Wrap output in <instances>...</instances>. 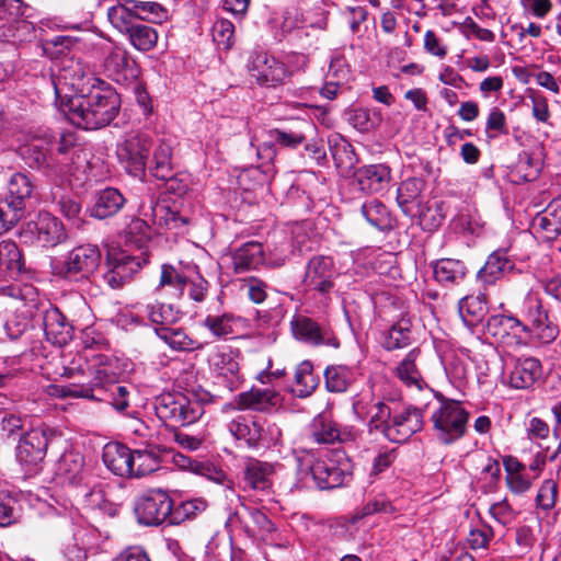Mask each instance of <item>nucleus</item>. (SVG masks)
Instances as JSON below:
<instances>
[{
    "label": "nucleus",
    "instance_id": "052dcab7",
    "mask_svg": "<svg viewBox=\"0 0 561 561\" xmlns=\"http://www.w3.org/2000/svg\"><path fill=\"white\" fill-rule=\"evenodd\" d=\"M135 18L152 23H162L168 19V10L154 1H140Z\"/></svg>",
    "mask_w": 561,
    "mask_h": 561
},
{
    "label": "nucleus",
    "instance_id": "13d9d810",
    "mask_svg": "<svg viewBox=\"0 0 561 561\" xmlns=\"http://www.w3.org/2000/svg\"><path fill=\"white\" fill-rule=\"evenodd\" d=\"M186 285L187 277L181 275L172 265L163 264L161 266L159 288L169 286L176 291L175 295L182 296Z\"/></svg>",
    "mask_w": 561,
    "mask_h": 561
},
{
    "label": "nucleus",
    "instance_id": "c9c22d12",
    "mask_svg": "<svg viewBox=\"0 0 561 561\" xmlns=\"http://www.w3.org/2000/svg\"><path fill=\"white\" fill-rule=\"evenodd\" d=\"M84 459L79 451L66 450L57 461L55 474L62 484H77L81 480Z\"/></svg>",
    "mask_w": 561,
    "mask_h": 561
},
{
    "label": "nucleus",
    "instance_id": "4468645a",
    "mask_svg": "<svg viewBox=\"0 0 561 561\" xmlns=\"http://www.w3.org/2000/svg\"><path fill=\"white\" fill-rule=\"evenodd\" d=\"M56 440H60L58 432L48 426H41L26 432L16 448L19 462L27 467H36L44 460L48 446Z\"/></svg>",
    "mask_w": 561,
    "mask_h": 561
},
{
    "label": "nucleus",
    "instance_id": "7c9ffc66",
    "mask_svg": "<svg viewBox=\"0 0 561 561\" xmlns=\"http://www.w3.org/2000/svg\"><path fill=\"white\" fill-rule=\"evenodd\" d=\"M542 373L539 359L535 357L517 358L510 373L508 383L514 389H528Z\"/></svg>",
    "mask_w": 561,
    "mask_h": 561
},
{
    "label": "nucleus",
    "instance_id": "cd10ccee",
    "mask_svg": "<svg viewBox=\"0 0 561 561\" xmlns=\"http://www.w3.org/2000/svg\"><path fill=\"white\" fill-rule=\"evenodd\" d=\"M104 71L114 81L126 83L137 77L134 61L129 59L127 50L114 46L104 59Z\"/></svg>",
    "mask_w": 561,
    "mask_h": 561
},
{
    "label": "nucleus",
    "instance_id": "603ef678",
    "mask_svg": "<svg viewBox=\"0 0 561 561\" xmlns=\"http://www.w3.org/2000/svg\"><path fill=\"white\" fill-rule=\"evenodd\" d=\"M295 383L299 398L309 397L318 387L319 380L313 375V366L309 360H304L296 367Z\"/></svg>",
    "mask_w": 561,
    "mask_h": 561
},
{
    "label": "nucleus",
    "instance_id": "6e6d98bb",
    "mask_svg": "<svg viewBox=\"0 0 561 561\" xmlns=\"http://www.w3.org/2000/svg\"><path fill=\"white\" fill-rule=\"evenodd\" d=\"M160 467V458L150 450L133 451V473L129 477H144L154 472Z\"/></svg>",
    "mask_w": 561,
    "mask_h": 561
},
{
    "label": "nucleus",
    "instance_id": "c03bdc74",
    "mask_svg": "<svg viewBox=\"0 0 561 561\" xmlns=\"http://www.w3.org/2000/svg\"><path fill=\"white\" fill-rule=\"evenodd\" d=\"M412 324L409 319H400L382 334L381 345L387 351L408 347L413 342Z\"/></svg>",
    "mask_w": 561,
    "mask_h": 561
},
{
    "label": "nucleus",
    "instance_id": "37998d69",
    "mask_svg": "<svg viewBox=\"0 0 561 561\" xmlns=\"http://www.w3.org/2000/svg\"><path fill=\"white\" fill-rule=\"evenodd\" d=\"M24 267V259L18 244L12 240L0 242V275L15 277Z\"/></svg>",
    "mask_w": 561,
    "mask_h": 561
},
{
    "label": "nucleus",
    "instance_id": "5fc2aeb1",
    "mask_svg": "<svg viewBox=\"0 0 561 561\" xmlns=\"http://www.w3.org/2000/svg\"><path fill=\"white\" fill-rule=\"evenodd\" d=\"M207 508V502L204 499H193L180 503L172 508L171 525H179L186 519L195 518Z\"/></svg>",
    "mask_w": 561,
    "mask_h": 561
},
{
    "label": "nucleus",
    "instance_id": "2f4dec72",
    "mask_svg": "<svg viewBox=\"0 0 561 561\" xmlns=\"http://www.w3.org/2000/svg\"><path fill=\"white\" fill-rule=\"evenodd\" d=\"M280 401L279 393L271 388H251L236 397L239 410H254L265 412L276 407Z\"/></svg>",
    "mask_w": 561,
    "mask_h": 561
},
{
    "label": "nucleus",
    "instance_id": "6e6552de",
    "mask_svg": "<svg viewBox=\"0 0 561 561\" xmlns=\"http://www.w3.org/2000/svg\"><path fill=\"white\" fill-rule=\"evenodd\" d=\"M229 433L244 443L249 448L271 446L280 438V430L273 423L260 416L239 414L228 424Z\"/></svg>",
    "mask_w": 561,
    "mask_h": 561
},
{
    "label": "nucleus",
    "instance_id": "c756f323",
    "mask_svg": "<svg viewBox=\"0 0 561 561\" xmlns=\"http://www.w3.org/2000/svg\"><path fill=\"white\" fill-rule=\"evenodd\" d=\"M355 180L362 192L374 194L385 190L391 180V170L386 164H370L355 172Z\"/></svg>",
    "mask_w": 561,
    "mask_h": 561
},
{
    "label": "nucleus",
    "instance_id": "c85d7f7f",
    "mask_svg": "<svg viewBox=\"0 0 561 561\" xmlns=\"http://www.w3.org/2000/svg\"><path fill=\"white\" fill-rule=\"evenodd\" d=\"M43 324L47 340L55 345L64 346L72 339V324L56 307H50L45 311Z\"/></svg>",
    "mask_w": 561,
    "mask_h": 561
},
{
    "label": "nucleus",
    "instance_id": "ea45409f",
    "mask_svg": "<svg viewBox=\"0 0 561 561\" xmlns=\"http://www.w3.org/2000/svg\"><path fill=\"white\" fill-rule=\"evenodd\" d=\"M117 28L127 34L130 44L140 51L151 50L158 42V32L149 25L124 22Z\"/></svg>",
    "mask_w": 561,
    "mask_h": 561
},
{
    "label": "nucleus",
    "instance_id": "b1692460",
    "mask_svg": "<svg viewBox=\"0 0 561 561\" xmlns=\"http://www.w3.org/2000/svg\"><path fill=\"white\" fill-rule=\"evenodd\" d=\"M201 325L208 330L215 339L227 340L230 336H239L247 332L250 328V322L241 316L224 312L222 314L206 316Z\"/></svg>",
    "mask_w": 561,
    "mask_h": 561
},
{
    "label": "nucleus",
    "instance_id": "a211bd4d",
    "mask_svg": "<svg viewBox=\"0 0 561 561\" xmlns=\"http://www.w3.org/2000/svg\"><path fill=\"white\" fill-rule=\"evenodd\" d=\"M423 412L415 407L394 405L389 426H386V438L393 443H404L423 428Z\"/></svg>",
    "mask_w": 561,
    "mask_h": 561
},
{
    "label": "nucleus",
    "instance_id": "f03ea898",
    "mask_svg": "<svg viewBox=\"0 0 561 561\" xmlns=\"http://www.w3.org/2000/svg\"><path fill=\"white\" fill-rule=\"evenodd\" d=\"M119 105V95L103 83L61 101L60 110L72 125L93 130L108 125L118 114Z\"/></svg>",
    "mask_w": 561,
    "mask_h": 561
},
{
    "label": "nucleus",
    "instance_id": "f704fd0d",
    "mask_svg": "<svg viewBox=\"0 0 561 561\" xmlns=\"http://www.w3.org/2000/svg\"><path fill=\"white\" fill-rule=\"evenodd\" d=\"M421 355V348L414 347L405 354V356L398 363L394 368L396 376L404 385L408 387H415L419 390H421L424 385V380L419 367Z\"/></svg>",
    "mask_w": 561,
    "mask_h": 561
},
{
    "label": "nucleus",
    "instance_id": "bb28decb",
    "mask_svg": "<svg viewBox=\"0 0 561 561\" xmlns=\"http://www.w3.org/2000/svg\"><path fill=\"white\" fill-rule=\"evenodd\" d=\"M291 331L297 340L311 345L339 346V341L329 330L322 329L316 321L305 316L291 320Z\"/></svg>",
    "mask_w": 561,
    "mask_h": 561
},
{
    "label": "nucleus",
    "instance_id": "412c9836",
    "mask_svg": "<svg viewBox=\"0 0 561 561\" xmlns=\"http://www.w3.org/2000/svg\"><path fill=\"white\" fill-rule=\"evenodd\" d=\"M19 152L31 168L45 167L48 156L53 153V136L47 129L28 131L24 135Z\"/></svg>",
    "mask_w": 561,
    "mask_h": 561
},
{
    "label": "nucleus",
    "instance_id": "7ed1b4c3",
    "mask_svg": "<svg viewBox=\"0 0 561 561\" xmlns=\"http://www.w3.org/2000/svg\"><path fill=\"white\" fill-rule=\"evenodd\" d=\"M93 360L91 381L80 386H62L60 394L62 397L102 400L96 392L108 393L113 408L118 412L125 411L129 407V389L116 382L117 374L113 360L102 354L95 355Z\"/></svg>",
    "mask_w": 561,
    "mask_h": 561
},
{
    "label": "nucleus",
    "instance_id": "774afa93",
    "mask_svg": "<svg viewBox=\"0 0 561 561\" xmlns=\"http://www.w3.org/2000/svg\"><path fill=\"white\" fill-rule=\"evenodd\" d=\"M490 514L503 526L511 524L516 516L515 511L508 504L506 499L492 504L490 507Z\"/></svg>",
    "mask_w": 561,
    "mask_h": 561
},
{
    "label": "nucleus",
    "instance_id": "2eb2a0df",
    "mask_svg": "<svg viewBox=\"0 0 561 561\" xmlns=\"http://www.w3.org/2000/svg\"><path fill=\"white\" fill-rule=\"evenodd\" d=\"M101 257V251L96 245L76 247L68 253L58 274L70 280L88 279L99 267Z\"/></svg>",
    "mask_w": 561,
    "mask_h": 561
},
{
    "label": "nucleus",
    "instance_id": "a18cd8bd",
    "mask_svg": "<svg viewBox=\"0 0 561 561\" xmlns=\"http://www.w3.org/2000/svg\"><path fill=\"white\" fill-rule=\"evenodd\" d=\"M535 225L548 240H554L561 234V197L553 199L545 211L535 218Z\"/></svg>",
    "mask_w": 561,
    "mask_h": 561
},
{
    "label": "nucleus",
    "instance_id": "680f3d73",
    "mask_svg": "<svg viewBox=\"0 0 561 561\" xmlns=\"http://www.w3.org/2000/svg\"><path fill=\"white\" fill-rule=\"evenodd\" d=\"M341 16L348 24L351 33L356 35L360 31V25L366 22L368 11L364 5H347L341 11Z\"/></svg>",
    "mask_w": 561,
    "mask_h": 561
},
{
    "label": "nucleus",
    "instance_id": "4d7b16f0",
    "mask_svg": "<svg viewBox=\"0 0 561 561\" xmlns=\"http://www.w3.org/2000/svg\"><path fill=\"white\" fill-rule=\"evenodd\" d=\"M25 210L10 199L0 201V234L12 229L23 217Z\"/></svg>",
    "mask_w": 561,
    "mask_h": 561
},
{
    "label": "nucleus",
    "instance_id": "3c124183",
    "mask_svg": "<svg viewBox=\"0 0 561 561\" xmlns=\"http://www.w3.org/2000/svg\"><path fill=\"white\" fill-rule=\"evenodd\" d=\"M146 313L149 320L159 327H171L181 318V313L170 304L159 301L146 305Z\"/></svg>",
    "mask_w": 561,
    "mask_h": 561
},
{
    "label": "nucleus",
    "instance_id": "f8f14e48",
    "mask_svg": "<svg viewBox=\"0 0 561 561\" xmlns=\"http://www.w3.org/2000/svg\"><path fill=\"white\" fill-rule=\"evenodd\" d=\"M173 501L161 489H152L140 494L135 502V514L140 524L157 526L168 520L171 524Z\"/></svg>",
    "mask_w": 561,
    "mask_h": 561
},
{
    "label": "nucleus",
    "instance_id": "49530a36",
    "mask_svg": "<svg viewBox=\"0 0 561 561\" xmlns=\"http://www.w3.org/2000/svg\"><path fill=\"white\" fill-rule=\"evenodd\" d=\"M458 311L466 325H477L488 312L485 297L483 295L463 297L459 301Z\"/></svg>",
    "mask_w": 561,
    "mask_h": 561
},
{
    "label": "nucleus",
    "instance_id": "8fccbe9b",
    "mask_svg": "<svg viewBox=\"0 0 561 561\" xmlns=\"http://www.w3.org/2000/svg\"><path fill=\"white\" fill-rule=\"evenodd\" d=\"M256 507H250L243 503H240L233 513H231L227 520L226 527L230 530H242L249 537H252V529L255 520Z\"/></svg>",
    "mask_w": 561,
    "mask_h": 561
},
{
    "label": "nucleus",
    "instance_id": "72a5a7b5",
    "mask_svg": "<svg viewBox=\"0 0 561 561\" xmlns=\"http://www.w3.org/2000/svg\"><path fill=\"white\" fill-rule=\"evenodd\" d=\"M514 268L513 261L504 251L491 253L479 270L477 278L485 285H493Z\"/></svg>",
    "mask_w": 561,
    "mask_h": 561
},
{
    "label": "nucleus",
    "instance_id": "e433bc0d",
    "mask_svg": "<svg viewBox=\"0 0 561 561\" xmlns=\"http://www.w3.org/2000/svg\"><path fill=\"white\" fill-rule=\"evenodd\" d=\"M126 198L114 187H106L95 196L91 215L99 219H105L116 215L125 205Z\"/></svg>",
    "mask_w": 561,
    "mask_h": 561
},
{
    "label": "nucleus",
    "instance_id": "bf43d9fd",
    "mask_svg": "<svg viewBox=\"0 0 561 561\" xmlns=\"http://www.w3.org/2000/svg\"><path fill=\"white\" fill-rule=\"evenodd\" d=\"M139 0H118V4L108 10L111 23L117 27L124 22H129L128 16H136V10L139 7Z\"/></svg>",
    "mask_w": 561,
    "mask_h": 561
},
{
    "label": "nucleus",
    "instance_id": "39448f33",
    "mask_svg": "<svg viewBox=\"0 0 561 561\" xmlns=\"http://www.w3.org/2000/svg\"><path fill=\"white\" fill-rule=\"evenodd\" d=\"M339 276L340 273L332 256L314 255L306 265L302 285L312 299L322 306H328L336 291L335 280Z\"/></svg>",
    "mask_w": 561,
    "mask_h": 561
},
{
    "label": "nucleus",
    "instance_id": "58836bf2",
    "mask_svg": "<svg viewBox=\"0 0 561 561\" xmlns=\"http://www.w3.org/2000/svg\"><path fill=\"white\" fill-rule=\"evenodd\" d=\"M325 389L332 393H342L355 382L357 374L354 367L347 365H330L324 369Z\"/></svg>",
    "mask_w": 561,
    "mask_h": 561
},
{
    "label": "nucleus",
    "instance_id": "aec40b11",
    "mask_svg": "<svg viewBox=\"0 0 561 561\" xmlns=\"http://www.w3.org/2000/svg\"><path fill=\"white\" fill-rule=\"evenodd\" d=\"M396 403H386L371 394H362L353 402L354 413L363 420H368L369 431H380L386 436Z\"/></svg>",
    "mask_w": 561,
    "mask_h": 561
},
{
    "label": "nucleus",
    "instance_id": "09e8293b",
    "mask_svg": "<svg viewBox=\"0 0 561 561\" xmlns=\"http://www.w3.org/2000/svg\"><path fill=\"white\" fill-rule=\"evenodd\" d=\"M8 190L9 194L5 198L25 210L26 201L31 198L33 192V184L28 176L20 172L14 173L9 181Z\"/></svg>",
    "mask_w": 561,
    "mask_h": 561
},
{
    "label": "nucleus",
    "instance_id": "a19ab883",
    "mask_svg": "<svg viewBox=\"0 0 561 561\" xmlns=\"http://www.w3.org/2000/svg\"><path fill=\"white\" fill-rule=\"evenodd\" d=\"M263 263V247L257 242H248L232 254L233 271L238 274L255 270Z\"/></svg>",
    "mask_w": 561,
    "mask_h": 561
},
{
    "label": "nucleus",
    "instance_id": "e2e57ef3",
    "mask_svg": "<svg viewBox=\"0 0 561 561\" xmlns=\"http://www.w3.org/2000/svg\"><path fill=\"white\" fill-rule=\"evenodd\" d=\"M329 145L332 157L337 167L346 162L352 164L354 153L351 144L346 139L336 136L333 139H329Z\"/></svg>",
    "mask_w": 561,
    "mask_h": 561
},
{
    "label": "nucleus",
    "instance_id": "79ce46f5",
    "mask_svg": "<svg viewBox=\"0 0 561 561\" xmlns=\"http://www.w3.org/2000/svg\"><path fill=\"white\" fill-rule=\"evenodd\" d=\"M435 279L444 286L459 285L466 277L465 264L455 259H440L433 264Z\"/></svg>",
    "mask_w": 561,
    "mask_h": 561
},
{
    "label": "nucleus",
    "instance_id": "f3484780",
    "mask_svg": "<svg viewBox=\"0 0 561 561\" xmlns=\"http://www.w3.org/2000/svg\"><path fill=\"white\" fill-rule=\"evenodd\" d=\"M145 259L131 256L125 252H110L107 255L103 282L112 289H117L128 283L139 272Z\"/></svg>",
    "mask_w": 561,
    "mask_h": 561
},
{
    "label": "nucleus",
    "instance_id": "9b49d317",
    "mask_svg": "<svg viewBox=\"0 0 561 561\" xmlns=\"http://www.w3.org/2000/svg\"><path fill=\"white\" fill-rule=\"evenodd\" d=\"M239 355L238 350L228 345H216L207 354L209 371L230 391L237 390L243 381Z\"/></svg>",
    "mask_w": 561,
    "mask_h": 561
},
{
    "label": "nucleus",
    "instance_id": "20e7f679",
    "mask_svg": "<svg viewBox=\"0 0 561 561\" xmlns=\"http://www.w3.org/2000/svg\"><path fill=\"white\" fill-rule=\"evenodd\" d=\"M436 405L431 414L435 438L443 445H451L467 432L470 413L460 401L434 392Z\"/></svg>",
    "mask_w": 561,
    "mask_h": 561
},
{
    "label": "nucleus",
    "instance_id": "ddd939ff",
    "mask_svg": "<svg viewBox=\"0 0 561 561\" xmlns=\"http://www.w3.org/2000/svg\"><path fill=\"white\" fill-rule=\"evenodd\" d=\"M266 134L267 140L263 142L262 147L257 148V154L260 158L272 159L274 146L296 149L317 134V126L309 119H301L290 128H275Z\"/></svg>",
    "mask_w": 561,
    "mask_h": 561
},
{
    "label": "nucleus",
    "instance_id": "423d86ee",
    "mask_svg": "<svg viewBox=\"0 0 561 561\" xmlns=\"http://www.w3.org/2000/svg\"><path fill=\"white\" fill-rule=\"evenodd\" d=\"M154 411L165 425L178 427L195 423L203 415L204 408L182 392H165L157 397Z\"/></svg>",
    "mask_w": 561,
    "mask_h": 561
},
{
    "label": "nucleus",
    "instance_id": "69168bd1",
    "mask_svg": "<svg viewBox=\"0 0 561 561\" xmlns=\"http://www.w3.org/2000/svg\"><path fill=\"white\" fill-rule=\"evenodd\" d=\"M516 173L518 179L524 182L535 181L539 176L540 165L538 162H535L530 154L524 153L519 156Z\"/></svg>",
    "mask_w": 561,
    "mask_h": 561
},
{
    "label": "nucleus",
    "instance_id": "a878e982",
    "mask_svg": "<svg viewBox=\"0 0 561 561\" xmlns=\"http://www.w3.org/2000/svg\"><path fill=\"white\" fill-rule=\"evenodd\" d=\"M524 316L531 324L529 332H535L540 342L549 344L559 335L558 325L549 321L539 299L529 297L524 302Z\"/></svg>",
    "mask_w": 561,
    "mask_h": 561
},
{
    "label": "nucleus",
    "instance_id": "4c0bfd02",
    "mask_svg": "<svg viewBox=\"0 0 561 561\" xmlns=\"http://www.w3.org/2000/svg\"><path fill=\"white\" fill-rule=\"evenodd\" d=\"M156 334L173 351L194 352L204 348L202 342L192 339L182 328L158 327Z\"/></svg>",
    "mask_w": 561,
    "mask_h": 561
},
{
    "label": "nucleus",
    "instance_id": "338daca9",
    "mask_svg": "<svg viewBox=\"0 0 561 561\" xmlns=\"http://www.w3.org/2000/svg\"><path fill=\"white\" fill-rule=\"evenodd\" d=\"M529 100L531 101V111L535 119L537 122L548 124L551 117V113L547 98L539 92H531Z\"/></svg>",
    "mask_w": 561,
    "mask_h": 561
},
{
    "label": "nucleus",
    "instance_id": "5701e85b",
    "mask_svg": "<svg viewBox=\"0 0 561 561\" xmlns=\"http://www.w3.org/2000/svg\"><path fill=\"white\" fill-rule=\"evenodd\" d=\"M275 465L254 457H244L241 468V483L245 491H268L273 485Z\"/></svg>",
    "mask_w": 561,
    "mask_h": 561
},
{
    "label": "nucleus",
    "instance_id": "393cba45",
    "mask_svg": "<svg viewBox=\"0 0 561 561\" xmlns=\"http://www.w3.org/2000/svg\"><path fill=\"white\" fill-rule=\"evenodd\" d=\"M251 76L260 83L277 85L289 76L286 65L266 53H259L252 59Z\"/></svg>",
    "mask_w": 561,
    "mask_h": 561
},
{
    "label": "nucleus",
    "instance_id": "6ab92c4d",
    "mask_svg": "<svg viewBox=\"0 0 561 561\" xmlns=\"http://www.w3.org/2000/svg\"><path fill=\"white\" fill-rule=\"evenodd\" d=\"M308 436L317 444L346 443L355 440L357 431L354 426L340 425L328 413H320L310 422Z\"/></svg>",
    "mask_w": 561,
    "mask_h": 561
},
{
    "label": "nucleus",
    "instance_id": "4be33fe9",
    "mask_svg": "<svg viewBox=\"0 0 561 561\" xmlns=\"http://www.w3.org/2000/svg\"><path fill=\"white\" fill-rule=\"evenodd\" d=\"M486 332L497 342L507 346L524 344L523 334L529 333V327L517 318L506 314L491 316L486 321Z\"/></svg>",
    "mask_w": 561,
    "mask_h": 561
},
{
    "label": "nucleus",
    "instance_id": "9d476101",
    "mask_svg": "<svg viewBox=\"0 0 561 561\" xmlns=\"http://www.w3.org/2000/svg\"><path fill=\"white\" fill-rule=\"evenodd\" d=\"M19 236L23 243L44 248L55 247L67 238L62 222L49 213H39L27 221Z\"/></svg>",
    "mask_w": 561,
    "mask_h": 561
},
{
    "label": "nucleus",
    "instance_id": "0e129e2a",
    "mask_svg": "<svg viewBox=\"0 0 561 561\" xmlns=\"http://www.w3.org/2000/svg\"><path fill=\"white\" fill-rule=\"evenodd\" d=\"M213 36L218 45L230 48L233 43L234 25L227 19H219L213 26Z\"/></svg>",
    "mask_w": 561,
    "mask_h": 561
},
{
    "label": "nucleus",
    "instance_id": "dca6fc26",
    "mask_svg": "<svg viewBox=\"0 0 561 561\" xmlns=\"http://www.w3.org/2000/svg\"><path fill=\"white\" fill-rule=\"evenodd\" d=\"M352 467L346 457L339 461L318 459L307 465L316 485L320 490H330L347 484L353 477Z\"/></svg>",
    "mask_w": 561,
    "mask_h": 561
},
{
    "label": "nucleus",
    "instance_id": "0eeeda50",
    "mask_svg": "<svg viewBox=\"0 0 561 561\" xmlns=\"http://www.w3.org/2000/svg\"><path fill=\"white\" fill-rule=\"evenodd\" d=\"M96 84H103V81L94 77L85 62L75 57L62 58L58 73L53 76L56 102L60 108L61 101L68 99L62 94L66 87L71 88L76 94H83Z\"/></svg>",
    "mask_w": 561,
    "mask_h": 561
},
{
    "label": "nucleus",
    "instance_id": "de8ad7c7",
    "mask_svg": "<svg viewBox=\"0 0 561 561\" xmlns=\"http://www.w3.org/2000/svg\"><path fill=\"white\" fill-rule=\"evenodd\" d=\"M360 213L368 224L379 230L392 227V218L388 208L378 199L364 203Z\"/></svg>",
    "mask_w": 561,
    "mask_h": 561
},
{
    "label": "nucleus",
    "instance_id": "1a4fd4ad",
    "mask_svg": "<svg viewBox=\"0 0 561 561\" xmlns=\"http://www.w3.org/2000/svg\"><path fill=\"white\" fill-rule=\"evenodd\" d=\"M424 188L425 182L420 178H409L402 181L397 190V203L405 216L417 217L422 226L432 230L442 224L444 217L439 215L438 219L433 217L432 222H427L431 209L424 205Z\"/></svg>",
    "mask_w": 561,
    "mask_h": 561
},
{
    "label": "nucleus",
    "instance_id": "f257e3e1",
    "mask_svg": "<svg viewBox=\"0 0 561 561\" xmlns=\"http://www.w3.org/2000/svg\"><path fill=\"white\" fill-rule=\"evenodd\" d=\"M116 156L126 170L133 176L145 175L148 167L149 172L158 180L173 183L172 170V146L165 139L156 141L146 134L128 135L117 145ZM170 188L173 185L170 184Z\"/></svg>",
    "mask_w": 561,
    "mask_h": 561
},
{
    "label": "nucleus",
    "instance_id": "473e14b6",
    "mask_svg": "<svg viewBox=\"0 0 561 561\" xmlns=\"http://www.w3.org/2000/svg\"><path fill=\"white\" fill-rule=\"evenodd\" d=\"M103 462L115 474L129 477L133 473V451L121 443H108L103 448Z\"/></svg>",
    "mask_w": 561,
    "mask_h": 561
},
{
    "label": "nucleus",
    "instance_id": "864d4df0",
    "mask_svg": "<svg viewBox=\"0 0 561 561\" xmlns=\"http://www.w3.org/2000/svg\"><path fill=\"white\" fill-rule=\"evenodd\" d=\"M151 220L153 224L168 229H181L188 225V218L180 215L178 211L170 209L164 205H158L150 207Z\"/></svg>",
    "mask_w": 561,
    "mask_h": 561
}]
</instances>
